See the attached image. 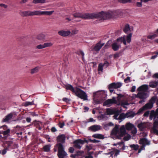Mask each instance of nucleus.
<instances>
[{"mask_svg": "<svg viewBox=\"0 0 158 158\" xmlns=\"http://www.w3.org/2000/svg\"><path fill=\"white\" fill-rule=\"evenodd\" d=\"M119 126L116 125L112 131V135L115 136L118 139H121L126 134V129L128 131L131 130L133 128L134 125L130 123H127L125 126L122 125L119 128Z\"/></svg>", "mask_w": 158, "mask_h": 158, "instance_id": "obj_1", "label": "nucleus"}, {"mask_svg": "<svg viewBox=\"0 0 158 158\" xmlns=\"http://www.w3.org/2000/svg\"><path fill=\"white\" fill-rule=\"evenodd\" d=\"M153 118L155 121L152 131L154 133L158 135V108L156 109V112L153 110L151 111L150 115V118L152 120Z\"/></svg>", "mask_w": 158, "mask_h": 158, "instance_id": "obj_2", "label": "nucleus"}, {"mask_svg": "<svg viewBox=\"0 0 158 158\" xmlns=\"http://www.w3.org/2000/svg\"><path fill=\"white\" fill-rule=\"evenodd\" d=\"M92 19H98L103 20L111 18L110 11L107 12L102 11L98 13H92Z\"/></svg>", "mask_w": 158, "mask_h": 158, "instance_id": "obj_3", "label": "nucleus"}, {"mask_svg": "<svg viewBox=\"0 0 158 158\" xmlns=\"http://www.w3.org/2000/svg\"><path fill=\"white\" fill-rule=\"evenodd\" d=\"M148 89V85H143L139 87L137 89L139 92L137 95V97L141 99H144L147 97V95L145 92Z\"/></svg>", "mask_w": 158, "mask_h": 158, "instance_id": "obj_4", "label": "nucleus"}, {"mask_svg": "<svg viewBox=\"0 0 158 158\" xmlns=\"http://www.w3.org/2000/svg\"><path fill=\"white\" fill-rule=\"evenodd\" d=\"M121 95H118L117 98L113 97L112 99H108L103 104L104 106H110L113 104H115L117 105H119L120 104V99Z\"/></svg>", "mask_w": 158, "mask_h": 158, "instance_id": "obj_5", "label": "nucleus"}, {"mask_svg": "<svg viewBox=\"0 0 158 158\" xmlns=\"http://www.w3.org/2000/svg\"><path fill=\"white\" fill-rule=\"evenodd\" d=\"M156 99L157 97L156 96L152 97L151 99L149 102L146 104L143 107L139 110L137 114H139L145 110L151 108L153 107V104L155 102Z\"/></svg>", "mask_w": 158, "mask_h": 158, "instance_id": "obj_6", "label": "nucleus"}, {"mask_svg": "<svg viewBox=\"0 0 158 158\" xmlns=\"http://www.w3.org/2000/svg\"><path fill=\"white\" fill-rule=\"evenodd\" d=\"M56 147H58L57 155L59 158H66L67 154L64 151L63 145L61 143H57Z\"/></svg>", "mask_w": 158, "mask_h": 158, "instance_id": "obj_7", "label": "nucleus"}, {"mask_svg": "<svg viewBox=\"0 0 158 158\" xmlns=\"http://www.w3.org/2000/svg\"><path fill=\"white\" fill-rule=\"evenodd\" d=\"M78 97L84 100H87V96L86 93L79 88L75 87V90L74 93Z\"/></svg>", "mask_w": 158, "mask_h": 158, "instance_id": "obj_8", "label": "nucleus"}, {"mask_svg": "<svg viewBox=\"0 0 158 158\" xmlns=\"http://www.w3.org/2000/svg\"><path fill=\"white\" fill-rule=\"evenodd\" d=\"M132 35L131 33L124 35L123 37L117 39V42L120 41L121 43H123L125 45H126L127 43L129 44L131 40Z\"/></svg>", "mask_w": 158, "mask_h": 158, "instance_id": "obj_9", "label": "nucleus"}, {"mask_svg": "<svg viewBox=\"0 0 158 158\" xmlns=\"http://www.w3.org/2000/svg\"><path fill=\"white\" fill-rule=\"evenodd\" d=\"M73 16L75 18H79L83 19H92V13H76L73 14Z\"/></svg>", "mask_w": 158, "mask_h": 158, "instance_id": "obj_10", "label": "nucleus"}, {"mask_svg": "<svg viewBox=\"0 0 158 158\" xmlns=\"http://www.w3.org/2000/svg\"><path fill=\"white\" fill-rule=\"evenodd\" d=\"M139 143L142 145L140 148L139 150L138 153H140L142 150L145 149V147L147 145L150 144V142L145 138L141 139L139 141Z\"/></svg>", "mask_w": 158, "mask_h": 158, "instance_id": "obj_11", "label": "nucleus"}, {"mask_svg": "<svg viewBox=\"0 0 158 158\" xmlns=\"http://www.w3.org/2000/svg\"><path fill=\"white\" fill-rule=\"evenodd\" d=\"M122 85L121 82L112 83L110 84L108 86V88L110 92L112 93L114 91V89H117L120 88Z\"/></svg>", "mask_w": 158, "mask_h": 158, "instance_id": "obj_12", "label": "nucleus"}, {"mask_svg": "<svg viewBox=\"0 0 158 158\" xmlns=\"http://www.w3.org/2000/svg\"><path fill=\"white\" fill-rule=\"evenodd\" d=\"M94 96L95 98L100 97L102 100H104L106 97V92L103 90L98 91L94 93Z\"/></svg>", "mask_w": 158, "mask_h": 158, "instance_id": "obj_13", "label": "nucleus"}, {"mask_svg": "<svg viewBox=\"0 0 158 158\" xmlns=\"http://www.w3.org/2000/svg\"><path fill=\"white\" fill-rule=\"evenodd\" d=\"M104 44H105L104 43H102L101 41H100L97 43L95 46L92 47L91 48V50L92 51L98 52Z\"/></svg>", "mask_w": 158, "mask_h": 158, "instance_id": "obj_14", "label": "nucleus"}, {"mask_svg": "<svg viewBox=\"0 0 158 158\" xmlns=\"http://www.w3.org/2000/svg\"><path fill=\"white\" fill-rule=\"evenodd\" d=\"M58 34L63 37H67L69 36L71 33V32L69 30H61L59 31Z\"/></svg>", "mask_w": 158, "mask_h": 158, "instance_id": "obj_15", "label": "nucleus"}, {"mask_svg": "<svg viewBox=\"0 0 158 158\" xmlns=\"http://www.w3.org/2000/svg\"><path fill=\"white\" fill-rule=\"evenodd\" d=\"M84 143V141L82 140H76L74 142V146L77 148L80 149L81 147V145L83 144Z\"/></svg>", "mask_w": 158, "mask_h": 158, "instance_id": "obj_16", "label": "nucleus"}, {"mask_svg": "<svg viewBox=\"0 0 158 158\" xmlns=\"http://www.w3.org/2000/svg\"><path fill=\"white\" fill-rule=\"evenodd\" d=\"M120 41L117 42H114L112 44V49L115 51H117L119 48L121 47L120 44L119 43Z\"/></svg>", "mask_w": 158, "mask_h": 158, "instance_id": "obj_17", "label": "nucleus"}, {"mask_svg": "<svg viewBox=\"0 0 158 158\" xmlns=\"http://www.w3.org/2000/svg\"><path fill=\"white\" fill-rule=\"evenodd\" d=\"M89 129L92 131L95 132L102 129V127L100 125H94L89 127Z\"/></svg>", "mask_w": 158, "mask_h": 158, "instance_id": "obj_18", "label": "nucleus"}, {"mask_svg": "<svg viewBox=\"0 0 158 158\" xmlns=\"http://www.w3.org/2000/svg\"><path fill=\"white\" fill-rule=\"evenodd\" d=\"M65 136L64 135H59L57 137V141L58 142H60L61 144V143H65Z\"/></svg>", "mask_w": 158, "mask_h": 158, "instance_id": "obj_19", "label": "nucleus"}, {"mask_svg": "<svg viewBox=\"0 0 158 158\" xmlns=\"http://www.w3.org/2000/svg\"><path fill=\"white\" fill-rule=\"evenodd\" d=\"M118 95H121L120 96H122L120 99V104L119 105H120L121 106H123L124 108H127L126 106L128 105L129 104L127 101L125 100H123L121 101V98L123 96L121 94H118Z\"/></svg>", "mask_w": 158, "mask_h": 158, "instance_id": "obj_20", "label": "nucleus"}, {"mask_svg": "<svg viewBox=\"0 0 158 158\" xmlns=\"http://www.w3.org/2000/svg\"><path fill=\"white\" fill-rule=\"evenodd\" d=\"M148 124L146 123H141L138 125V127L140 131L144 130L147 127Z\"/></svg>", "mask_w": 158, "mask_h": 158, "instance_id": "obj_21", "label": "nucleus"}, {"mask_svg": "<svg viewBox=\"0 0 158 158\" xmlns=\"http://www.w3.org/2000/svg\"><path fill=\"white\" fill-rule=\"evenodd\" d=\"M20 15L23 17L31 16V11H22L19 12Z\"/></svg>", "mask_w": 158, "mask_h": 158, "instance_id": "obj_22", "label": "nucleus"}, {"mask_svg": "<svg viewBox=\"0 0 158 158\" xmlns=\"http://www.w3.org/2000/svg\"><path fill=\"white\" fill-rule=\"evenodd\" d=\"M110 12L111 15V18L112 17L116 18L118 16L119 12L118 11L116 10H110Z\"/></svg>", "mask_w": 158, "mask_h": 158, "instance_id": "obj_23", "label": "nucleus"}, {"mask_svg": "<svg viewBox=\"0 0 158 158\" xmlns=\"http://www.w3.org/2000/svg\"><path fill=\"white\" fill-rule=\"evenodd\" d=\"M13 116L12 113H10L3 118L2 122H5L8 121L12 118Z\"/></svg>", "mask_w": 158, "mask_h": 158, "instance_id": "obj_24", "label": "nucleus"}, {"mask_svg": "<svg viewBox=\"0 0 158 158\" xmlns=\"http://www.w3.org/2000/svg\"><path fill=\"white\" fill-rule=\"evenodd\" d=\"M114 145L118 146V148L120 150L122 149L124 150L125 149V146L123 142H121L118 143L116 144H114Z\"/></svg>", "mask_w": 158, "mask_h": 158, "instance_id": "obj_25", "label": "nucleus"}, {"mask_svg": "<svg viewBox=\"0 0 158 158\" xmlns=\"http://www.w3.org/2000/svg\"><path fill=\"white\" fill-rule=\"evenodd\" d=\"M64 88H65L67 89L70 90L73 93H74L75 90V88H74L72 85L69 84L65 85Z\"/></svg>", "mask_w": 158, "mask_h": 158, "instance_id": "obj_26", "label": "nucleus"}, {"mask_svg": "<svg viewBox=\"0 0 158 158\" xmlns=\"http://www.w3.org/2000/svg\"><path fill=\"white\" fill-rule=\"evenodd\" d=\"M149 86L152 88H155L158 86V81H152L150 82Z\"/></svg>", "mask_w": 158, "mask_h": 158, "instance_id": "obj_27", "label": "nucleus"}, {"mask_svg": "<svg viewBox=\"0 0 158 158\" xmlns=\"http://www.w3.org/2000/svg\"><path fill=\"white\" fill-rule=\"evenodd\" d=\"M40 69V67L39 66H37L31 70L30 73L31 74L37 73Z\"/></svg>", "mask_w": 158, "mask_h": 158, "instance_id": "obj_28", "label": "nucleus"}, {"mask_svg": "<svg viewBox=\"0 0 158 158\" xmlns=\"http://www.w3.org/2000/svg\"><path fill=\"white\" fill-rule=\"evenodd\" d=\"M54 12V10H52L50 11H41V14L42 15H50L52 14Z\"/></svg>", "mask_w": 158, "mask_h": 158, "instance_id": "obj_29", "label": "nucleus"}, {"mask_svg": "<svg viewBox=\"0 0 158 158\" xmlns=\"http://www.w3.org/2000/svg\"><path fill=\"white\" fill-rule=\"evenodd\" d=\"M45 36L44 34H40L36 37V39L39 40H44L45 39Z\"/></svg>", "mask_w": 158, "mask_h": 158, "instance_id": "obj_30", "label": "nucleus"}, {"mask_svg": "<svg viewBox=\"0 0 158 158\" xmlns=\"http://www.w3.org/2000/svg\"><path fill=\"white\" fill-rule=\"evenodd\" d=\"M31 16L33 15H41V11L35 10L33 11H31Z\"/></svg>", "mask_w": 158, "mask_h": 158, "instance_id": "obj_31", "label": "nucleus"}, {"mask_svg": "<svg viewBox=\"0 0 158 158\" xmlns=\"http://www.w3.org/2000/svg\"><path fill=\"white\" fill-rule=\"evenodd\" d=\"M126 116L127 118H132L134 117L135 115V114L132 112H130L127 113L126 114Z\"/></svg>", "mask_w": 158, "mask_h": 158, "instance_id": "obj_32", "label": "nucleus"}, {"mask_svg": "<svg viewBox=\"0 0 158 158\" xmlns=\"http://www.w3.org/2000/svg\"><path fill=\"white\" fill-rule=\"evenodd\" d=\"M103 64L102 63H100L98 66V73L101 74L102 73L103 70Z\"/></svg>", "mask_w": 158, "mask_h": 158, "instance_id": "obj_33", "label": "nucleus"}, {"mask_svg": "<svg viewBox=\"0 0 158 158\" xmlns=\"http://www.w3.org/2000/svg\"><path fill=\"white\" fill-rule=\"evenodd\" d=\"M131 31L129 25L128 24H126L124 29V32L126 33H127L130 32Z\"/></svg>", "mask_w": 158, "mask_h": 158, "instance_id": "obj_34", "label": "nucleus"}, {"mask_svg": "<svg viewBox=\"0 0 158 158\" xmlns=\"http://www.w3.org/2000/svg\"><path fill=\"white\" fill-rule=\"evenodd\" d=\"M106 154L109 156H108L109 158H113V155H114V156H116L118 153H116L115 152L111 151L110 153Z\"/></svg>", "mask_w": 158, "mask_h": 158, "instance_id": "obj_35", "label": "nucleus"}, {"mask_svg": "<svg viewBox=\"0 0 158 158\" xmlns=\"http://www.w3.org/2000/svg\"><path fill=\"white\" fill-rule=\"evenodd\" d=\"M115 113L114 111L108 108L106 110V114L107 115H111L114 114Z\"/></svg>", "mask_w": 158, "mask_h": 158, "instance_id": "obj_36", "label": "nucleus"}, {"mask_svg": "<svg viewBox=\"0 0 158 158\" xmlns=\"http://www.w3.org/2000/svg\"><path fill=\"white\" fill-rule=\"evenodd\" d=\"M92 137L99 139H103L104 138L103 135L100 134H95L93 135Z\"/></svg>", "mask_w": 158, "mask_h": 158, "instance_id": "obj_37", "label": "nucleus"}, {"mask_svg": "<svg viewBox=\"0 0 158 158\" xmlns=\"http://www.w3.org/2000/svg\"><path fill=\"white\" fill-rule=\"evenodd\" d=\"M45 2V0H33L32 1V3L34 4L39 3H44Z\"/></svg>", "mask_w": 158, "mask_h": 158, "instance_id": "obj_38", "label": "nucleus"}, {"mask_svg": "<svg viewBox=\"0 0 158 158\" xmlns=\"http://www.w3.org/2000/svg\"><path fill=\"white\" fill-rule=\"evenodd\" d=\"M50 147L51 145H47L44 146L43 148L44 151L46 152H49L50 150Z\"/></svg>", "mask_w": 158, "mask_h": 158, "instance_id": "obj_39", "label": "nucleus"}, {"mask_svg": "<svg viewBox=\"0 0 158 158\" xmlns=\"http://www.w3.org/2000/svg\"><path fill=\"white\" fill-rule=\"evenodd\" d=\"M53 43L51 42H46L44 43L45 48L51 47L53 46Z\"/></svg>", "mask_w": 158, "mask_h": 158, "instance_id": "obj_40", "label": "nucleus"}, {"mask_svg": "<svg viewBox=\"0 0 158 158\" xmlns=\"http://www.w3.org/2000/svg\"><path fill=\"white\" fill-rule=\"evenodd\" d=\"M34 104V102H26L23 103V106H27L29 105H31Z\"/></svg>", "mask_w": 158, "mask_h": 158, "instance_id": "obj_41", "label": "nucleus"}, {"mask_svg": "<svg viewBox=\"0 0 158 158\" xmlns=\"http://www.w3.org/2000/svg\"><path fill=\"white\" fill-rule=\"evenodd\" d=\"M130 147L131 148L135 150H136L138 149L139 148V146L137 144H131L130 145Z\"/></svg>", "mask_w": 158, "mask_h": 158, "instance_id": "obj_42", "label": "nucleus"}, {"mask_svg": "<svg viewBox=\"0 0 158 158\" xmlns=\"http://www.w3.org/2000/svg\"><path fill=\"white\" fill-rule=\"evenodd\" d=\"M126 114H122L119 116V120H121V121H119V122L122 120L124 119L125 118H126Z\"/></svg>", "mask_w": 158, "mask_h": 158, "instance_id": "obj_43", "label": "nucleus"}, {"mask_svg": "<svg viewBox=\"0 0 158 158\" xmlns=\"http://www.w3.org/2000/svg\"><path fill=\"white\" fill-rule=\"evenodd\" d=\"M36 48L37 49H41L44 48V44H40L36 46Z\"/></svg>", "mask_w": 158, "mask_h": 158, "instance_id": "obj_44", "label": "nucleus"}, {"mask_svg": "<svg viewBox=\"0 0 158 158\" xmlns=\"http://www.w3.org/2000/svg\"><path fill=\"white\" fill-rule=\"evenodd\" d=\"M131 133L133 135H135L136 134L137 132V129L136 127L134 126L131 130Z\"/></svg>", "mask_w": 158, "mask_h": 158, "instance_id": "obj_45", "label": "nucleus"}, {"mask_svg": "<svg viewBox=\"0 0 158 158\" xmlns=\"http://www.w3.org/2000/svg\"><path fill=\"white\" fill-rule=\"evenodd\" d=\"M132 0H118L119 2L122 3H126L127 2H131Z\"/></svg>", "mask_w": 158, "mask_h": 158, "instance_id": "obj_46", "label": "nucleus"}, {"mask_svg": "<svg viewBox=\"0 0 158 158\" xmlns=\"http://www.w3.org/2000/svg\"><path fill=\"white\" fill-rule=\"evenodd\" d=\"M156 37V34H153L152 35H149L148 36L147 38L150 39H153Z\"/></svg>", "mask_w": 158, "mask_h": 158, "instance_id": "obj_47", "label": "nucleus"}, {"mask_svg": "<svg viewBox=\"0 0 158 158\" xmlns=\"http://www.w3.org/2000/svg\"><path fill=\"white\" fill-rule=\"evenodd\" d=\"M78 31H79V30L78 29H75L72 31V34L73 35H74L77 34L78 33Z\"/></svg>", "mask_w": 158, "mask_h": 158, "instance_id": "obj_48", "label": "nucleus"}, {"mask_svg": "<svg viewBox=\"0 0 158 158\" xmlns=\"http://www.w3.org/2000/svg\"><path fill=\"white\" fill-rule=\"evenodd\" d=\"M3 132V134L4 135H8L10 132V130L9 129H7V130L5 131H2Z\"/></svg>", "mask_w": 158, "mask_h": 158, "instance_id": "obj_49", "label": "nucleus"}, {"mask_svg": "<svg viewBox=\"0 0 158 158\" xmlns=\"http://www.w3.org/2000/svg\"><path fill=\"white\" fill-rule=\"evenodd\" d=\"M65 125L64 122H60L58 124V126L60 128H62Z\"/></svg>", "mask_w": 158, "mask_h": 158, "instance_id": "obj_50", "label": "nucleus"}, {"mask_svg": "<svg viewBox=\"0 0 158 158\" xmlns=\"http://www.w3.org/2000/svg\"><path fill=\"white\" fill-rule=\"evenodd\" d=\"M131 138V136L129 135H128L127 136H125L124 137V139L125 140L127 141L129 140Z\"/></svg>", "mask_w": 158, "mask_h": 158, "instance_id": "obj_51", "label": "nucleus"}, {"mask_svg": "<svg viewBox=\"0 0 158 158\" xmlns=\"http://www.w3.org/2000/svg\"><path fill=\"white\" fill-rule=\"evenodd\" d=\"M0 7H3L5 9H7L8 7V6L4 4L0 3Z\"/></svg>", "mask_w": 158, "mask_h": 158, "instance_id": "obj_52", "label": "nucleus"}, {"mask_svg": "<svg viewBox=\"0 0 158 158\" xmlns=\"http://www.w3.org/2000/svg\"><path fill=\"white\" fill-rule=\"evenodd\" d=\"M29 114L30 115L33 117L36 116L38 115L37 114H36L34 112H30L29 113Z\"/></svg>", "mask_w": 158, "mask_h": 158, "instance_id": "obj_53", "label": "nucleus"}, {"mask_svg": "<svg viewBox=\"0 0 158 158\" xmlns=\"http://www.w3.org/2000/svg\"><path fill=\"white\" fill-rule=\"evenodd\" d=\"M104 120H107L108 118L106 117V114L102 115L101 117Z\"/></svg>", "mask_w": 158, "mask_h": 158, "instance_id": "obj_54", "label": "nucleus"}, {"mask_svg": "<svg viewBox=\"0 0 158 158\" xmlns=\"http://www.w3.org/2000/svg\"><path fill=\"white\" fill-rule=\"evenodd\" d=\"M143 0H141L140 2H137L136 3V5L138 7H141L142 6V2Z\"/></svg>", "mask_w": 158, "mask_h": 158, "instance_id": "obj_55", "label": "nucleus"}, {"mask_svg": "<svg viewBox=\"0 0 158 158\" xmlns=\"http://www.w3.org/2000/svg\"><path fill=\"white\" fill-rule=\"evenodd\" d=\"M130 77H127V78L124 79V81L126 82H129L130 81Z\"/></svg>", "mask_w": 158, "mask_h": 158, "instance_id": "obj_56", "label": "nucleus"}, {"mask_svg": "<svg viewBox=\"0 0 158 158\" xmlns=\"http://www.w3.org/2000/svg\"><path fill=\"white\" fill-rule=\"evenodd\" d=\"M69 152L71 153H72L74 151V149L73 147H70L69 148Z\"/></svg>", "mask_w": 158, "mask_h": 158, "instance_id": "obj_57", "label": "nucleus"}, {"mask_svg": "<svg viewBox=\"0 0 158 158\" xmlns=\"http://www.w3.org/2000/svg\"><path fill=\"white\" fill-rule=\"evenodd\" d=\"M90 140L91 142L94 143H98L100 141L99 140H97L94 139L93 140L90 139Z\"/></svg>", "mask_w": 158, "mask_h": 158, "instance_id": "obj_58", "label": "nucleus"}, {"mask_svg": "<svg viewBox=\"0 0 158 158\" xmlns=\"http://www.w3.org/2000/svg\"><path fill=\"white\" fill-rule=\"evenodd\" d=\"M80 54L82 56V58L83 59H84V53L82 51H81L80 52Z\"/></svg>", "mask_w": 158, "mask_h": 158, "instance_id": "obj_59", "label": "nucleus"}, {"mask_svg": "<svg viewBox=\"0 0 158 158\" xmlns=\"http://www.w3.org/2000/svg\"><path fill=\"white\" fill-rule=\"evenodd\" d=\"M109 65V63L107 61H106L104 64H103V66H105L106 67H107Z\"/></svg>", "mask_w": 158, "mask_h": 158, "instance_id": "obj_60", "label": "nucleus"}, {"mask_svg": "<svg viewBox=\"0 0 158 158\" xmlns=\"http://www.w3.org/2000/svg\"><path fill=\"white\" fill-rule=\"evenodd\" d=\"M119 116L118 115H115L113 117L114 119L119 120Z\"/></svg>", "mask_w": 158, "mask_h": 158, "instance_id": "obj_61", "label": "nucleus"}, {"mask_svg": "<svg viewBox=\"0 0 158 158\" xmlns=\"http://www.w3.org/2000/svg\"><path fill=\"white\" fill-rule=\"evenodd\" d=\"M149 114V111H146L144 114V116H148Z\"/></svg>", "mask_w": 158, "mask_h": 158, "instance_id": "obj_62", "label": "nucleus"}, {"mask_svg": "<svg viewBox=\"0 0 158 158\" xmlns=\"http://www.w3.org/2000/svg\"><path fill=\"white\" fill-rule=\"evenodd\" d=\"M31 120V118L29 117H27L26 118V121L28 123H29Z\"/></svg>", "mask_w": 158, "mask_h": 158, "instance_id": "obj_63", "label": "nucleus"}, {"mask_svg": "<svg viewBox=\"0 0 158 158\" xmlns=\"http://www.w3.org/2000/svg\"><path fill=\"white\" fill-rule=\"evenodd\" d=\"M153 77L158 78V73H156L153 76Z\"/></svg>", "mask_w": 158, "mask_h": 158, "instance_id": "obj_64", "label": "nucleus"}]
</instances>
